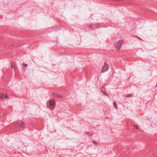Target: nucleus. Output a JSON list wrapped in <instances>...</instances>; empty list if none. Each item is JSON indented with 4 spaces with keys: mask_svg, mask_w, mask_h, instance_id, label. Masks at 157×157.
Wrapping results in <instances>:
<instances>
[{
    "mask_svg": "<svg viewBox=\"0 0 157 157\" xmlns=\"http://www.w3.org/2000/svg\"><path fill=\"white\" fill-rule=\"evenodd\" d=\"M122 43V41H119L116 42L115 44V48L119 50L121 48Z\"/></svg>",
    "mask_w": 157,
    "mask_h": 157,
    "instance_id": "2",
    "label": "nucleus"
},
{
    "mask_svg": "<svg viewBox=\"0 0 157 157\" xmlns=\"http://www.w3.org/2000/svg\"><path fill=\"white\" fill-rule=\"evenodd\" d=\"M113 105H114V106H117V104H116V103H113Z\"/></svg>",
    "mask_w": 157,
    "mask_h": 157,
    "instance_id": "11",
    "label": "nucleus"
},
{
    "mask_svg": "<svg viewBox=\"0 0 157 157\" xmlns=\"http://www.w3.org/2000/svg\"><path fill=\"white\" fill-rule=\"evenodd\" d=\"M8 96L6 94L1 93L0 94V99H3L5 98H8Z\"/></svg>",
    "mask_w": 157,
    "mask_h": 157,
    "instance_id": "4",
    "label": "nucleus"
},
{
    "mask_svg": "<svg viewBox=\"0 0 157 157\" xmlns=\"http://www.w3.org/2000/svg\"><path fill=\"white\" fill-rule=\"evenodd\" d=\"M54 96L55 97H56V98H62V97L61 96L59 95L58 94H54Z\"/></svg>",
    "mask_w": 157,
    "mask_h": 157,
    "instance_id": "7",
    "label": "nucleus"
},
{
    "mask_svg": "<svg viewBox=\"0 0 157 157\" xmlns=\"http://www.w3.org/2000/svg\"><path fill=\"white\" fill-rule=\"evenodd\" d=\"M18 124L19 127H21V128H22L25 126V123L22 121L19 122L18 123Z\"/></svg>",
    "mask_w": 157,
    "mask_h": 157,
    "instance_id": "5",
    "label": "nucleus"
},
{
    "mask_svg": "<svg viewBox=\"0 0 157 157\" xmlns=\"http://www.w3.org/2000/svg\"><path fill=\"white\" fill-rule=\"evenodd\" d=\"M22 65L23 67V70L25 71L26 70L25 67L27 66V64L25 63H22Z\"/></svg>",
    "mask_w": 157,
    "mask_h": 157,
    "instance_id": "6",
    "label": "nucleus"
},
{
    "mask_svg": "<svg viewBox=\"0 0 157 157\" xmlns=\"http://www.w3.org/2000/svg\"><path fill=\"white\" fill-rule=\"evenodd\" d=\"M48 106L51 110H53L55 107V101L53 99H51L49 101L48 104Z\"/></svg>",
    "mask_w": 157,
    "mask_h": 157,
    "instance_id": "1",
    "label": "nucleus"
},
{
    "mask_svg": "<svg viewBox=\"0 0 157 157\" xmlns=\"http://www.w3.org/2000/svg\"><path fill=\"white\" fill-rule=\"evenodd\" d=\"M135 127L136 128V129L139 130L140 129V128L138 126L135 125H134Z\"/></svg>",
    "mask_w": 157,
    "mask_h": 157,
    "instance_id": "9",
    "label": "nucleus"
},
{
    "mask_svg": "<svg viewBox=\"0 0 157 157\" xmlns=\"http://www.w3.org/2000/svg\"><path fill=\"white\" fill-rule=\"evenodd\" d=\"M93 143L95 145H97V142L95 141H92Z\"/></svg>",
    "mask_w": 157,
    "mask_h": 157,
    "instance_id": "10",
    "label": "nucleus"
},
{
    "mask_svg": "<svg viewBox=\"0 0 157 157\" xmlns=\"http://www.w3.org/2000/svg\"><path fill=\"white\" fill-rule=\"evenodd\" d=\"M109 69V66L106 64H105L104 66H103V67L102 68V70H101V72H104L107 71Z\"/></svg>",
    "mask_w": 157,
    "mask_h": 157,
    "instance_id": "3",
    "label": "nucleus"
},
{
    "mask_svg": "<svg viewBox=\"0 0 157 157\" xmlns=\"http://www.w3.org/2000/svg\"><path fill=\"white\" fill-rule=\"evenodd\" d=\"M11 68H12V69H13L14 71L15 70V65L14 64H13L12 65Z\"/></svg>",
    "mask_w": 157,
    "mask_h": 157,
    "instance_id": "8",
    "label": "nucleus"
}]
</instances>
